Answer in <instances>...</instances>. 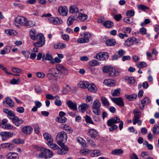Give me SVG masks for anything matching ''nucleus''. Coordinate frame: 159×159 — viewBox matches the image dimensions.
Here are the masks:
<instances>
[{
	"instance_id": "obj_61",
	"label": "nucleus",
	"mask_w": 159,
	"mask_h": 159,
	"mask_svg": "<svg viewBox=\"0 0 159 159\" xmlns=\"http://www.w3.org/2000/svg\"><path fill=\"white\" fill-rule=\"evenodd\" d=\"M34 149L38 151H39L40 153H42V152L44 151L45 148L44 147H41L38 146H35L34 147Z\"/></svg>"
},
{
	"instance_id": "obj_39",
	"label": "nucleus",
	"mask_w": 159,
	"mask_h": 159,
	"mask_svg": "<svg viewBox=\"0 0 159 159\" xmlns=\"http://www.w3.org/2000/svg\"><path fill=\"white\" fill-rule=\"evenodd\" d=\"M47 144L49 146L50 148L54 150H57L58 149L59 146L56 144L53 143V142H47Z\"/></svg>"
},
{
	"instance_id": "obj_46",
	"label": "nucleus",
	"mask_w": 159,
	"mask_h": 159,
	"mask_svg": "<svg viewBox=\"0 0 159 159\" xmlns=\"http://www.w3.org/2000/svg\"><path fill=\"white\" fill-rule=\"evenodd\" d=\"M99 63L97 60H92L89 61V65L92 66H94L99 65Z\"/></svg>"
},
{
	"instance_id": "obj_9",
	"label": "nucleus",
	"mask_w": 159,
	"mask_h": 159,
	"mask_svg": "<svg viewBox=\"0 0 159 159\" xmlns=\"http://www.w3.org/2000/svg\"><path fill=\"white\" fill-rule=\"evenodd\" d=\"M137 41L136 38L132 37L128 38L125 41L124 45L127 46L129 47L135 43Z\"/></svg>"
},
{
	"instance_id": "obj_57",
	"label": "nucleus",
	"mask_w": 159,
	"mask_h": 159,
	"mask_svg": "<svg viewBox=\"0 0 159 159\" xmlns=\"http://www.w3.org/2000/svg\"><path fill=\"white\" fill-rule=\"evenodd\" d=\"M20 82V79L18 78L17 79H13L10 82L11 84H18Z\"/></svg>"
},
{
	"instance_id": "obj_21",
	"label": "nucleus",
	"mask_w": 159,
	"mask_h": 159,
	"mask_svg": "<svg viewBox=\"0 0 159 159\" xmlns=\"http://www.w3.org/2000/svg\"><path fill=\"white\" fill-rule=\"evenodd\" d=\"M33 131V129L30 126H26L23 127L22 129V132L25 134H30Z\"/></svg>"
},
{
	"instance_id": "obj_41",
	"label": "nucleus",
	"mask_w": 159,
	"mask_h": 159,
	"mask_svg": "<svg viewBox=\"0 0 159 159\" xmlns=\"http://www.w3.org/2000/svg\"><path fill=\"white\" fill-rule=\"evenodd\" d=\"M123 151L121 149H114L112 151L111 154L113 155H120L123 153Z\"/></svg>"
},
{
	"instance_id": "obj_34",
	"label": "nucleus",
	"mask_w": 159,
	"mask_h": 159,
	"mask_svg": "<svg viewBox=\"0 0 159 159\" xmlns=\"http://www.w3.org/2000/svg\"><path fill=\"white\" fill-rule=\"evenodd\" d=\"M104 84L109 87L112 86L114 84L113 80L111 79H106L104 80Z\"/></svg>"
},
{
	"instance_id": "obj_3",
	"label": "nucleus",
	"mask_w": 159,
	"mask_h": 159,
	"mask_svg": "<svg viewBox=\"0 0 159 159\" xmlns=\"http://www.w3.org/2000/svg\"><path fill=\"white\" fill-rule=\"evenodd\" d=\"M101 103L98 99L95 100L93 102L92 105V111L93 113L96 115H99L101 114L100 107Z\"/></svg>"
},
{
	"instance_id": "obj_38",
	"label": "nucleus",
	"mask_w": 159,
	"mask_h": 159,
	"mask_svg": "<svg viewBox=\"0 0 159 159\" xmlns=\"http://www.w3.org/2000/svg\"><path fill=\"white\" fill-rule=\"evenodd\" d=\"M107 45L110 46H112L115 45L116 44V40L113 39H110L107 40L106 42Z\"/></svg>"
},
{
	"instance_id": "obj_18",
	"label": "nucleus",
	"mask_w": 159,
	"mask_h": 159,
	"mask_svg": "<svg viewBox=\"0 0 159 159\" xmlns=\"http://www.w3.org/2000/svg\"><path fill=\"white\" fill-rule=\"evenodd\" d=\"M7 159H18L19 157L18 154L14 152H9L6 155Z\"/></svg>"
},
{
	"instance_id": "obj_14",
	"label": "nucleus",
	"mask_w": 159,
	"mask_h": 159,
	"mask_svg": "<svg viewBox=\"0 0 159 159\" xmlns=\"http://www.w3.org/2000/svg\"><path fill=\"white\" fill-rule=\"evenodd\" d=\"M2 140H5L8 138L12 137L13 136V133L8 132H2L0 133Z\"/></svg>"
},
{
	"instance_id": "obj_29",
	"label": "nucleus",
	"mask_w": 159,
	"mask_h": 159,
	"mask_svg": "<svg viewBox=\"0 0 159 159\" xmlns=\"http://www.w3.org/2000/svg\"><path fill=\"white\" fill-rule=\"evenodd\" d=\"M72 91V88L68 85H66L65 87L63 88L62 90L63 94L65 95Z\"/></svg>"
},
{
	"instance_id": "obj_27",
	"label": "nucleus",
	"mask_w": 159,
	"mask_h": 159,
	"mask_svg": "<svg viewBox=\"0 0 159 159\" xmlns=\"http://www.w3.org/2000/svg\"><path fill=\"white\" fill-rule=\"evenodd\" d=\"M6 103L10 107H14V103L10 98L7 97L5 98V101Z\"/></svg>"
},
{
	"instance_id": "obj_11",
	"label": "nucleus",
	"mask_w": 159,
	"mask_h": 159,
	"mask_svg": "<svg viewBox=\"0 0 159 159\" xmlns=\"http://www.w3.org/2000/svg\"><path fill=\"white\" fill-rule=\"evenodd\" d=\"M108 57V53L106 52H101L97 55L96 58L98 60L103 61L107 59Z\"/></svg>"
},
{
	"instance_id": "obj_64",
	"label": "nucleus",
	"mask_w": 159,
	"mask_h": 159,
	"mask_svg": "<svg viewBox=\"0 0 159 159\" xmlns=\"http://www.w3.org/2000/svg\"><path fill=\"white\" fill-rule=\"evenodd\" d=\"M52 89L53 91L55 92H59V88L57 84H54L52 87Z\"/></svg>"
},
{
	"instance_id": "obj_22",
	"label": "nucleus",
	"mask_w": 159,
	"mask_h": 159,
	"mask_svg": "<svg viewBox=\"0 0 159 159\" xmlns=\"http://www.w3.org/2000/svg\"><path fill=\"white\" fill-rule=\"evenodd\" d=\"M100 100L103 106L108 108L110 106V103L108 100L105 97L102 96L100 98Z\"/></svg>"
},
{
	"instance_id": "obj_49",
	"label": "nucleus",
	"mask_w": 159,
	"mask_h": 159,
	"mask_svg": "<svg viewBox=\"0 0 159 159\" xmlns=\"http://www.w3.org/2000/svg\"><path fill=\"white\" fill-rule=\"evenodd\" d=\"M67 120V119L64 116L59 117L57 118V120L58 122L61 123H65Z\"/></svg>"
},
{
	"instance_id": "obj_47",
	"label": "nucleus",
	"mask_w": 159,
	"mask_h": 159,
	"mask_svg": "<svg viewBox=\"0 0 159 159\" xmlns=\"http://www.w3.org/2000/svg\"><path fill=\"white\" fill-rule=\"evenodd\" d=\"M136 65L139 68H143L147 66L146 63L144 62H139L137 63Z\"/></svg>"
},
{
	"instance_id": "obj_42",
	"label": "nucleus",
	"mask_w": 159,
	"mask_h": 159,
	"mask_svg": "<svg viewBox=\"0 0 159 159\" xmlns=\"http://www.w3.org/2000/svg\"><path fill=\"white\" fill-rule=\"evenodd\" d=\"M69 9V12L71 13L77 12L79 11L78 8L75 6L70 7Z\"/></svg>"
},
{
	"instance_id": "obj_5",
	"label": "nucleus",
	"mask_w": 159,
	"mask_h": 159,
	"mask_svg": "<svg viewBox=\"0 0 159 159\" xmlns=\"http://www.w3.org/2000/svg\"><path fill=\"white\" fill-rule=\"evenodd\" d=\"M53 154L51 151L49 149H46L42 153H39V157H45V158H49L52 157Z\"/></svg>"
},
{
	"instance_id": "obj_16",
	"label": "nucleus",
	"mask_w": 159,
	"mask_h": 159,
	"mask_svg": "<svg viewBox=\"0 0 159 159\" xmlns=\"http://www.w3.org/2000/svg\"><path fill=\"white\" fill-rule=\"evenodd\" d=\"M58 11L60 15L65 16L67 15L68 10L66 7L60 6L58 10Z\"/></svg>"
},
{
	"instance_id": "obj_20",
	"label": "nucleus",
	"mask_w": 159,
	"mask_h": 159,
	"mask_svg": "<svg viewBox=\"0 0 159 159\" xmlns=\"http://www.w3.org/2000/svg\"><path fill=\"white\" fill-rule=\"evenodd\" d=\"M119 74V72L117 69L112 68L110 72L108 73L109 76L111 77L118 76Z\"/></svg>"
},
{
	"instance_id": "obj_26",
	"label": "nucleus",
	"mask_w": 159,
	"mask_h": 159,
	"mask_svg": "<svg viewBox=\"0 0 159 159\" xmlns=\"http://www.w3.org/2000/svg\"><path fill=\"white\" fill-rule=\"evenodd\" d=\"M114 23L110 20H106L103 23V26L107 28H111L114 25Z\"/></svg>"
},
{
	"instance_id": "obj_24",
	"label": "nucleus",
	"mask_w": 159,
	"mask_h": 159,
	"mask_svg": "<svg viewBox=\"0 0 159 159\" xmlns=\"http://www.w3.org/2000/svg\"><path fill=\"white\" fill-rule=\"evenodd\" d=\"M66 103L70 108L74 110H76L77 109V107L76 103H74L70 100L68 101Z\"/></svg>"
},
{
	"instance_id": "obj_15",
	"label": "nucleus",
	"mask_w": 159,
	"mask_h": 159,
	"mask_svg": "<svg viewBox=\"0 0 159 159\" xmlns=\"http://www.w3.org/2000/svg\"><path fill=\"white\" fill-rule=\"evenodd\" d=\"M3 112L7 114L8 117L11 120H12L15 116V113L12 111L9 110L7 108H3Z\"/></svg>"
},
{
	"instance_id": "obj_32",
	"label": "nucleus",
	"mask_w": 159,
	"mask_h": 159,
	"mask_svg": "<svg viewBox=\"0 0 159 159\" xmlns=\"http://www.w3.org/2000/svg\"><path fill=\"white\" fill-rule=\"evenodd\" d=\"M61 127L63 129L69 133H71L72 132L73 130L72 129L65 124H62L61 125Z\"/></svg>"
},
{
	"instance_id": "obj_45",
	"label": "nucleus",
	"mask_w": 159,
	"mask_h": 159,
	"mask_svg": "<svg viewBox=\"0 0 159 159\" xmlns=\"http://www.w3.org/2000/svg\"><path fill=\"white\" fill-rule=\"evenodd\" d=\"M35 23L33 21L26 20L25 26L28 27H32L35 25Z\"/></svg>"
},
{
	"instance_id": "obj_12",
	"label": "nucleus",
	"mask_w": 159,
	"mask_h": 159,
	"mask_svg": "<svg viewBox=\"0 0 159 159\" xmlns=\"http://www.w3.org/2000/svg\"><path fill=\"white\" fill-rule=\"evenodd\" d=\"M111 100L114 102L119 106L123 107L124 105L123 98L120 97L111 98Z\"/></svg>"
},
{
	"instance_id": "obj_52",
	"label": "nucleus",
	"mask_w": 159,
	"mask_h": 159,
	"mask_svg": "<svg viewBox=\"0 0 159 159\" xmlns=\"http://www.w3.org/2000/svg\"><path fill=\"white\" fill-rule=\"evenodd\" d=\"M112 67L110 66H106L103 67L102 71L104 73H109Z\"/></svg>"
},
{
	"instance_id": "obj_13",
	"label": "nucleus",
	"mask_w": 159,
	"mask_h": 159,
	"mask_svg": "<svg viewBox=\"0 0 159 159\" xmlns=\"http://www.w3.org/2000/svg\"><path fill=\"white\" fill-rule=\"evenodd\" d=\"M150 102V100L148 97H145L143 99L141 100V103L139 105V107L141 110L144 109L146 104H148Z\"/></svg>"
},
{
	"instance_id": "obj_48",
	"label": "nucleus",
	"mask_w": 159,
	"mask_h": 159,
	"mask_svg": "<svg viewBox=\"0 0 159 159\" xmlns=\"http://www.w3.org/2000/svg\"><path fill=\"white\" fill-rule=\"evenodd\" d=\"M153 132L155 134H157L159 133V124L155 125L153 128Z\"/></svg>"
},
{
	"instance_id": "obj_60",
	"label": "nucleus",
	"mask_w": 159,
	"mask_h": 159,
	"mask_svg": "<svg viewBox=\"0 0 159 159\" xmlns=\"http://www.w3.org/2000/svg\"><path fill=\"white\" fill-rule=\"evenodd\" d=\"M85 119L87 123H90L92 124H94L91 118L89 116L87 115L85 116Z\"/></svg>"
},
{
	"instance_id": "obj_1",
	"label": "nucleus",
	"mask_w": 159,
	"mask_h": 159,
	"mask_svg": "<svg viewBox=\"0 0 159 159\" xmlns=\"http://www.w3.org/2000/svg\"><path fill=\"white\" fill-rule=\"evenodd\" d=\"M120 121V119L117 117L112 118L108 120L107 121V125L110 126L109 130L110 131L113 132L118 128V126L115 125V124L119 123Z\"/></svg>"
},
{
	"instance_id": "obj_35",
	"label": "nucleus",
	"mask_w": 159,
	"mask_h": 159,
	"mask_svg": "<svg viewBox=\"0 0 159 159\" xmlns=\"http://www.w3.org/2000/svg\"><path fill=\"white\" fill-rule=\"evenodd\" d=\"M88 90L91 92L95 93L97 90V88L96 86L93 84H90L87 88Z\"/></svg>"
},
{
	"instance_id": "obj_6",
	"label": "nucleus",
	"mask_w": 159,
	"mask_h": 159,
	"mask_svg": "<svg viewBox=\"0 0 159 159\" xmlns=\"http://www.w3.org/2000/svg\"><path fill=\"white\" fill-rule=\"evenodd\" d=\"M134 117L133 119V123L135 125L138 121L141 116V112L138 109H135L134 110Z\"/></svg>"
},
{
	"instance_id": "obj_55",
	"label": "nucleus",
	"mask_w": 159,
	"mask_h": 159,
	"mask_svg": "<svg viewBox=\"0 0 159 159\" xmlns=\"http://www.w3.org/2000/svg\"><path fill=\"white\" fill-rule=\"evenodd\" d=\"M9 48V47L7 46L5 47L3 49L1 50V54L2 55H3L9 52H10V50H9L8 51Z\"/></svg>"
},
{
	"instance_id": "obj_50",
	"label": "nucleus",
	"mask_w": 159,
	"mask_h": 159,
	"mask_svg": "<svg viewBox=\"0 0 159 159\" xmlns=\"http://www.w3.org/2000/svg\"><path fill=\"white\" fill-rule=\"evenodd\" d=\"M120 89H117L115 90L111 93V94L114 96H117L120 95Z\"/></svg>"
},
{
	"instance_id": "obj_30",
	"label": "nucleus",
	"mask_w": 159,
	"mask_h": 159,
	"mask_svg": "<svg viewBox=\"0 0 159 159\" xmlns=\"http://www.w3.org/2000/svg\"><path fill=\"white\" fill-rule=\"evenodd\" d=\"M1 147L3 148H8L9 150H11L14 147V145L11 143H2Z\"/></svg>"
},
{
	"instance_id": "obj_44",
	"label": "nucleus",
	"mask_w": 159,
	"mask_h": 159,
	"mask_svg": "<svg viewBox=\"0 0 159 159\" xmlns=\"http://www.w3.org/2000/svg\"><path fill=\"white\" fill-rule=\"evenodd\" d=\"M102 155L101 152L98 150H94L91 154L92 157H98Z\"/></svg>"
},
{
	"instance_id": "obj_59",
	"label": "nucleus",
	"mask_w": 159,
	"mask_h": 159,
	"mask_svg": "<svg viewBox=\"0 0 159 159\" xmlns=\"http://www.w3.org/2000/svg\"><path fill=\"white\" fill-rule=\"evenodd\" d=\"M90 150L88 149H82L80 152V153L83 155H85L89 153L90 152Z\"/></svg>"
},
{
	"instance_id": "obj_37",
	"label": "nucleus",
	"mask_w": 159,
	"mask_h": 159,
	"mask_svg": "<svg viewBox=\"0 0 159 159\" xmlns=\"http://www.w3.org/2000/svg\"><path fill=\"white\" fill-rule=\"evenodd\" d=\"M5 33L9 35H15L17 34L16 31L13 30L7 29L5 30Z\"/></svg>"
},
{
	"instance_id": "obj_54",
	"label": "nucleus",
	"mask_w": 159,
	"mask_h": 159,
	"mask_svg": "<svg viewBox=\"0 0 159 159\" xmlns=\"http://www.w3.org/2000/svg\"><path fill=\"white\" fill-rule=\"evenodd\" d=\"M82 36L85 39H87L88 40V42L89 41V39L91 38V35L89 33L85 32Z\"/></svg>"
},
{
	"instance_id": "obj_8",
	"label": "nucleus",
	"mask_w": 159,
	"mask_h": 159,
	"mask_svg": "<svg viewBox=\"0 0 159 159\" xmlns=\"http://www.w3.org/2000/svg\"><path fill=\"white\" fill-rule=\"evenodd\" d=\"M56 67L57 70L62 74L65 75L68 74L67 70L61 64H57L56 65Z\"/></svg>"
},
{
	"instance_id": "obj_53",
	"label": "nucleus",
	"mask_w": 159,
	"mask_h": 159,
	"mask_svg": "<svg viewBox=\"0 0 159 159\" xmlns=\"http://www.w3.org/2000/svg\"><path fill=\"white\" fill-rule=\"evenodd\" d=\"M75 18L74 16H69L67 21V24L68 25H70L73 24V21L74 20Z\"/></svg>"
},
{
	"instance_id": "obj_40",
	"label": "nucleus",
	"mask_w": 159,
	"mask_h": 159,
	"mask_svg": "<svg viewBox=\"0 0 159 159\" xmlns=\"http://www.w3.org/2000/svg\"><path fill=\"white\" fill-rule=\"evenodd\" d=\"M66 47V45L65 43H59L55 44L54 45V47L55 49H63Z\"/></svg>"
},
{
	"instance_id": "obj_62",
	"label": "nucleus",
	"mask_w": 159,
	"mask_h": 159,
	"mask_svg": "<svg viewBox=\"0 0 159 159\" xmlns=\"http://www.w3.org/2000/svg\"><path fill=\"white\" fill-rule=\"evenodd\" d=\"M88 40L87 39H85L83 38H81L78 39L77 42L79 43H88Z\"/></svg>"
},
{
	"instance_id": "obj_19",
	"label": "nucleus",
	"mask_w": 159,
	"mask_h": 159,
	"mask_svg": "<svg viewBox=\"0 0 159 159\" xmlns=\"http://www.w3.org/2000/svg\"><path fill=\"white\" fill-rule=\"evenodd\" d=\"M61 146L62 148H58L57 153L59 155H63L66 153L69 150L68 148L65 144H64V146Z\"/></svg>"
},
{
	"instance_id": "obj_43",
	"label": "nucleus",
	"mask_w": 159,
	"mask_h": 159,
	"mask_svg": "<svg viewBox=\"0 0 159 159\" xmlns=\"http://www.w3.org/2000/svg\"><path fill=\"white\" fill-rule=\"evenodd\" d=\"M125 96L128 100L133 101L136 98L137 95L135 94H134L130 95H126Z\"/></svg>"
},
{
	"instance_id": "obj_51",
	"label": "nucleus",
	"mask_w": 159,
	"mask_h": 159,
	"mask_svg": "<svg viewBox=\"0 0 159 159\" xmlns=\"http://www.w3.org/2000/svg\"><path fill=\"white\" fill-rule=\"evenodd\" d=\"M52 57V55L49 53H46V57L44 58L43 59V61H44L46 60L49 61H50V63H51V61L53 60Z\"/></svg>"
},
{
	"instance_id": "obj_56",
	"label": "nucleus",
	"mask_w": 159,
	"mask_h": 159,
	"mask_svg": "<svg viewBox=\"0 0 159 159\" xmlns=\"http://www.w3.org/2000/svg\"><path fill=\"white\" fill-rule=\"evenodd\" d=\"M12 142L13 143L17 144L23 143H24V141L23 140L20 139H14L12 141Z\"/></svg>"
},
{
	"instance_id": "obj_4",
	"label": "nucleus",
	"mask_w": 159,
	"mask_h": 159,
	"mask_svg": "<svg viewBox=\"0 0 159 159\" xmlns=\"http://www.w3.org/2000/svg\"><path fill=\"white\" fill-rule=\"evenodd\" d=\"M38 42L34 43V45L37 47H41L45 43V39L43 35L42 34H39L37 36Z\"/></svg>"
},
{
	"instance_id": "obj_36",
	"label": "nucleus",
	"mask_w": 159,
	"mask_h": 159,
	"mask_svg": "<svg viewBox=\"0 0 159 159\" xmlns=\"http://www.w3.org/2000/svg\"><path fill=\"white\" fill-rule=\"evenodd\" d=\"M78 18L80 21H84L87 19L88 16L86 14L80 13L79 14Z\"/></svg>"
},
{
	"instance_id": "obj_17",
	"label": "nucleus",
	"mask_w": 159,
	"mask_h": 159,
	"mask_svg": "<svg viewBox=\"0 0 159 159\" xmlns=\"http://www.w3.org/2000/svg\"><path fill=\"white\" fill-rule=\"evenodd\" d=\"M11 120L13 123L17 126H19L24 122L23 120L19 119V117L16 116Z\"/></svg>"
},
{
	"instance_id": "obj_31",
	"label": "nucleus",
	"mask_w": 159,
	"mask_h": 159,
	"mask_svg": "<svg viewBox=\"0 0 159 159\" xmlns=\"http://www.w3.org/2000/svg\"><path fill=\"white\" fill-rule=\"evenodd\" d=\"M89 105L86 103H82L80 105L79 107V109L82 112H84L88 108Z\"/></svg>"
},
{
	"instance_id": "obj_23",
	"label": "nucleus",
	"mask_w": 159,
	"mask_h": 159,
	"mask_svg": "<svg viewBox=\"0 0 159 159\" xmlns=\"http://www.w3.org/2000/svg\"><path fill=\"white\" fill-rule=\"evenodd\" d=\"M89 136L93 138L96 137L98 135V133L97 131L93 129H89Z\"/></svg>"
},
{
	"instance_id": "obj_25",
	"label": "nucleus",
	"mask_w": 159,
	"mask_h": 159,
	"mask_svg": "<svg viewBox=\"0 0 159 159\" xmlns=\"http://www.w3.org/2000/svg\"><path fill=\"white\" fill-rule=\"evenodd\" d=\"M44 139L46 141H48V142H53V139L51 135L48 133H45L43 134Z\"/></svg>"
},
{
	"instance_id": "obj_10",
	"label": "nucleus",
	"mask_w": 159,
	"mask_h": 159,
	"mask_svg": "<svg viewBox=\"0 0 159 159\" xmlns=\"http://www.w3.org/2000/svg\"><path fill=\"white\" fill-rule=\"evenodd\" d=\"M48 20L50 23L55 25H59L62 24L63 22L62 20L61 19L57 17H49Z\"/></svg>"
},
{
	"instance_id": "obj_58",
	"label": "nucleus",
	"mask_w": 159,
	"mask_h": 159,
	"mask_svg": "<svg viewBox=\"0 0 159 159\" xmlns=\"http://www.w3.org/2000/svg\"><path fill=\"white\" fill-rule=\"evenodd\" d=\"M2 128L6 129H11L13 128V126L9 124H6L2 125Z\"/></svg>"
},
{
	"instance_id": "obj_7",
	"label": "nucleus",
	"mask_w": 159,
	"mask_h": 159,
	"mask_svg": "<svg viewBox=\"0 0 159 159\" xmlns=\"http://www.w3.org/2000/svg\"><path fill=\"white\" fill-rule=\"evenodd\" d=\"M26 20L27 19L25 17L21 16H18L16 17L15 20V23L25 26Z\"/></svg>"
},
{
	"instance_id": "obj_2",
	"label": "nucleus",
	"mask_w": 159,
	"mask_h": 159,
	"mask_svg": "<svg viewBox=\"0 0 159 159\" xmlns=\"http://www.w3.org/2000/svg\"><path fill=\"white\" fill-rule=\"evenodd\" d=\"M67 136L65 132L61 131L59 132L56 137L57 144L60 146H64V143L66 141Z\"/></svg>"
},
{
	"instance_id": "obj_63",
	"label": "nucleus",
	"mask_w": 159,
	"mask_h": 159,
	"mask_svg": "<svg viewBox=\"0 0 159 159\" xmlns=\"http://www.w3.org/2000/svg\"><path fill=\"white\" fill-rule=\"evenodd\" d=\"M36 75L38 77L41 79L43 78L45 76V74L42 72H37L36 73Z\"/></svg>"
},
{
	"instance_id": "obj_33",
	"label": "nucleus",
	"mask_w": 159,
	"mask_h": 159,
	"mask_svg": "<svg viewBox=\"0 0 159 159\" xmlns=\"http://www.w3.org/2000/svg\"><path fill=\"white\" fill-rule=\"evenodd\" d=\"M30 35L32 39L35 40L37 39V33L36 30L34 29H31L30 31Z\"/></svg>"
},
{
	"instance_id": "obj_28",
	"label": "nucleus",
	"mask_w": 159,
	"mask_h": 159,
	"mask_svg": "<svg viewBox=\"0 0 159 159\" xmlns=\"http://www.w3.org/2000/svg\"><path fill=\"white\" fill-rule=\"evenodd\" d=\"M89 83L86 81H80L78 84L79 87L81 88L85 89L88 87Z\"/></svg>"
}]
</instances>
